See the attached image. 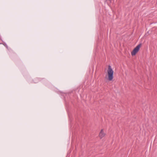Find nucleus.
<instances>
[{
  "label": "nucleus",
  "mask_w": 157,
  "mask_h": 157,
  "mask_svg": "<svg viewBox=\"0 0 157 157\" xmlns=\"http://www.w3.org/2000/svg\"><path fill=\"white\" fill-rule=\"evenodd\" d=\"M113 70L110 65L108 66L107 73L108 77V80L111 81L113 78Z\"/></svg>",
  "instance_id": "nucleus-1"
},
{
  "label": "nucleus",
  "mask_w": 157,
  "mask_h": 157,
  "mask_svg": "<svg viewBox=\"0 0 157 157\" xmlns=\"http://www.w3.org/2000/svg\"><path fill=\"white\" fill-rule=\"evenodd\" d=\"M142 44H140L137 45L131 52V55L132 56L135 55L139 51L140 48Z\"/></svg>",
  "instance_id": "nucleus-2"
},
{
  "label": "nucleus",
  "mask_w": 157,
  "mask_h": 157,
  "mask_svg": "<svg viewBox=\"0 0 157 157\" xmlns=\"http://www.w3.org/2000/svg\"><path fill=\"white\" fill-rule=\"evenodd\" d=\"M99 136L101 139L102 138L105 136V134L103 132V129H101Z\"/></svg>",
  "instance_id": "nucleus-3"
},
{
  "label": "nucleus",
  "mask_w": 157,
  "mask_h": 157,
  "mask_svg": "<svg viewBox=\"0 0 157 157\" xmlns=\"http://www.w3.org/2000/svg\"><path fill=\"white\" fill-rule=\"evenodd\" d=\"M34 80L35 81H33L35 83H36L38 82L40 80V79H39L38 78H36Z\"/></svg>",
  "instance_id": "nucleus-4"
},
{
  "label": "nucleus",
  "mask_w": 157,
  "mask_h": 157,
  "mask_svg": "<svg viewBox=\"0 0 157 157\" xmlns=\"http://www.w3.org/2000/svg\"><path fill=\"white\" fill-rule=\"evenodd\" d=\"M6 48L8 49V46L7 44L5 43L4 42L2 44Z\"/></svg>",
  "instance_id": "nucleus-5"
},
{
  "label": "nucleus",
  "mask_w": 157,
  "mask_h": 157,
  "mask_svg": "<svg viewBox=\"0 0 157 157\" xmlns=\"http://www.w3.org/2000/svg\"><path fill=\"white\" fill-rule=\"evenodd\" d=\"M13 54H14L15 55L16 54L15 53V52H13Z\"/></svg>",
  "instance_id": "nucleus-6"
},
{
  "label": "nucleus",
  "mask_w": 157,
  "mask_h": 157,
  "mask_svg": "<svg viewBox=\"0 0 157 157\" xmlns=\"http://www.w3.org/2000/svg\"><path fill=\"white\" fill-rule=\"evenodd\" d=\"M12 55H13V54H11L10 56H12Z\"/></svg>",
  "instance_id": "nucleus-7"
}]
</instances>
